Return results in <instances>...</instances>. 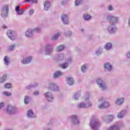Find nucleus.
I'll list each match as a JSON object with an SVG mask.
<instances>
[{
    "mask_svg": "<svg viewBox=\"0 0 130 130\" xmlns=\"http://www.w3.org/2000/svg\"><path fill=\"white\" fill-rule=\"evenodd\" d=\"M107 20H108V22H109L111 25L115 26V25L117 24V22H118V17L113 16H107Z\"/></svg>",
    "mask_w": 130,
    "mask_h": 130,
    "instance_id": "nucleus-6",
    "label": "nucleus"
},
{
    "mask_svg": "<svg viewBox=\"0 0 130 130\" xmlns=\"http://www.w3.org/2000/svg\"><path fill=\"white\" fill-rule=\"evenodd\" d=\"M44 96L48 102H52V101H53V99H54V96H53L52 93L49 91L45 93Z\"/></svg>",
    "mask_w": 130,
    "mask_h": 130,
    "instance_id": "nucleus-11",
    "label": "nucleus"
},
{
    "mask_svg": "<svg viewBox=\"0 0 130 130\" xmlns=\"http://www.w3.org/2000/svg\"><path fill=\"white\" fill-rule=\"evenodd\" d=\"M61 20L64 25H68L70 23L69 21V16L67 14H62L61 16Z\"/></svg>",
    "mask_w": 130,
    "mask_h": 130,
    "instance_id": "nucleus-13",
    "label": "nucleus"
},
{
    "mask_svg": "<svg viewBox=\"0 0 130 130\" xmlns=\"http://www.w3.org/2000/svg\"><path fill=\"white\" fill-rule=\"evenodd\" d=\"M87 39L89 41L93 40V37L92 36H88L87 37Z\"/></svg>",
    "mask_w": 130,
    "mask_h": 130,
    "instance_id": "nucleus-51",
    "label": "nucleus"
},
{
    "mask_svg": "<svg viewBox=\"0 0 130 130\" xmlns=\"http://www.w3.org/2000/svg\"><path fill=\"white\" fill-rule=\"evenodd\" d=\"M5 88H6V89H11L12 87V85L11 83H7L5 85Z\"/></svg>",
    "mask_w": 130,
    "mask_h": 130,
    "instance_id": "nucleus-43",
    "label": "nucleus"
},
{
    "mask_svg": "<svg viewBox=\"0 0 130 130\" xmlns=\"http://www.w3.org/2000/svg\"><path fill=\"white\" fill-rule=\"evenodd\" d=\"M108 11H113V8L112 7V5H109L108 7Z\"/></svg>",
    "mask_w": 130,
    "mask_h": 130,
    "instance_id": "nucleus-47",
    "label": "nucleus"
},
{
    "mask_svg": "<svg viewBox=\"0 0 130 130\" xmlns=\"http://www.w3.org/2000/svg\"><path fill=\"white\" fill-rule=\"evenodd\" d=\"M105 71L107 72H110L112 70V66L109 63H106L104 65Z\"/></svg>",
    "mask_w": 130,
    "mask_h": 130,
    "instance_id": "nucleus-20",
    "label": "nucleus"
},
{
    "mask_svg": "<svg viewBox=\"0 0 130 130\" xmlns=\"http://www.w3.org/2000/svg\"><path fill=\"white\" fill-rule=\"evenodd\" d=\"M88 70V64H84L82 65L81 67L80 70L82 73H86Z\"/></svg>",
    "mask_w": 130,
    "mask_h": 130,
    "instance_id": "nucleus-30",
    "label": "nucleus"
},
{
    "mask_svg": "<svg viewBox=\"0 0 130 130\" xmlns=\"http://www.w3.org/2000/svg\"><path fill=\"white\" fill-rule=\"evenodd\" d=\"M66 82L67 84L69 85V86H72V85H74V78H73L72 77L68 76L66 77Z\"/></svg>",
    "mask_w": 130,
    "mask_h": 130,
    "instance_id": "nucleus-21",
    "label": "nucleus"
},
{
    "mask_svg": "<svg viewBox=\"0 0 130 130\" xmlns=\"http://www.w3.org/2000/svg\"><path fill=\"white\" fill-rule=\"evenodd\" d=\"M101 121L96 117V116H92L89 122V125L92 130H98L100 125H102Z\"/></svg>",
    "mask_w": 130,
    "mask_h": 130,
    "instance_id": "nucleus-2",
    "label": "nucleus"
},
{
    "mask_svg": "<svg viewBox=\"0 0 130 130\" xmlns=\"http://www.w3.org/2000/svg\"><path fill=\"white\" fill-rule=\"evenodd\" d=\"M64 45H60L58 46L56 49V51L57 52H60V51H62L63 49H64Z\"/></svg>",
    "mask_w": 130,
    "mask_h": 130,
    "instance_id": "nucleus-32",
    "label": "nucleus"
},
{
    "mask_svg": "<svg viewBox=\"0 0 130 130\" xmlns=\"http://www.w3.org/2000/svg\"><path fill=\"white\" fill-rule=\"evenodd\" d=\"M84 100L85 102L77 104L76 105L77 108L79 109L82 108H89V107H91V106L93 105L92 103L89 101V100H90V94L89 93L85 94V96L84 97Z\"/></svg>",
    "mask_w": 130,
    "mask_h": 130,
    "instance_id": "nucleus-1",
    "label": "nucleus"
},
{
    "mask_svg": "<svg viewBox=\"0 0 130 130\" xmlns=\"http://www.w3.org/2000/svg\"><path fill=\"white\" fill-rule=\"evenodd\" d=\"M4 95H6L8 97H10V96H12V93L11 92L8 91H5L3 92Z\"/></svg>",
    "mask_w": 130,
    "mask_h": 130,
    "instance_id": "nucleus-44",
    "label": "nucleus"
},
{
    "mask_svg": "<svg viewBox=\"0 0 130 130\" xmlns=\"http://www.w3.org/2000/svg\"><path fill=\"white\" fill-rule=\"evenodd\" d=\"M24 9H20V6H16L15 8V12H16L17 15H23V13H24Z\"/></svg>",
    "mask_w": 130,
    "mask_h": 130,
    "instance_id": "nucleus-24",
    "label": "nucleus"
},
{
    "mask_svg": "<svg viewBox=\"0 0 130 130\" xmlns=\"http://www.w3.org/2000/svg\"><path fill=\"white\" fill-rule=\"evenodd\" d=\"M7 130H13V129H7Z\"/></svg>",
    "mask_w": 130,
    "mask_h": 130,
    "instance_id": "nucleus-59",
    "label": "nucleus"
},
{
    "mask_svg": "<svg viewBox=\"0 0 130 130\" xmlns=\"http://www.w3.org/2000/svg\"><path fill=\"white\" fill-rule=\"evenodd\" d=\"M9 14V5H4L2 8L1 16L3 18L8 17Z\"/></svg>",
    "mask_w": 130,
    "mask_h": 130,
    "instance_id": "nucleus-8",
    "label": "nucleus"
},
{
    "mask_svg": "<svg viewBox=\"0 0 130 130\" xmlns=\"http://www.w3.org/2000/svg\"><path fill=\"white\" fill-rule=\"evenodd\" d=\"M96 84L98 85L99 88L101 89L102 91H104L107 89L106 83L101 79H98L96 80Z\"/></svg>",
    "mask_w": 130,
    "mask_h": 130,
    "instance_id": "nucleus-7",
    "label": "nucleus"
},
{
    "mask_svg": "<svg viewBox=\"0 0 130 130\" xmlns=\"http://www.w3.org/2000/svg\"><path fill=\"white\" fill-rule=\"evenodd\" d=\"M32 30L34 32H36L37 33H40V32H41V28L40 27H36Z\"/></svg>",
    "mask_w": 130,
    "mask_h": 130,
    "instance_id": "nucleus-41",
    "label": "nucleus"
},
{
    "mask_svg": "<svg viewBox=\"0 0 130 130\" xmlns=\"http://www.w3.org/2000/svg\"><path fill=\"white\" fill-rule=\"evenodd\" d=\"M128 26H129V27H130V19L128 20Z\"/></svg>",
    "mask_w": 130,
    "mask_h": 130,
    "instance_id": "nucleus-57",
    "label": "nucleus"
},
{
    "mask_svg": "<svg viewBox=\"0 0 130 130\" xmlns=\"http://www.w3.org/2000/svg\"><path fill=\"white\" fill-rule=\"evenodd\" d=\"M102 53V49H99L95 51L96 55H100Z\"/></svg>",
    "mask_w": 130,
    "mask_h": 130,
    "instance_id": "nucleus-42",
    "label": "nucleus"
},
{
    "mask_svg": "<svg viewBox=\"0 0 130 130\" xmlns=\"http://www.w3.org/2000/svg\"><path fill=\"white\" fill-rule=\"evenodd\" d=\"M26 116L29 118H36V114H35L32 110H29L26 112Z\"/></svg>",
    "mask_w": 130,
    "mask_h": 130,
    "instance_id": "nucleus-19",
    "label": "nucleus"
},
{
    "mask_svg": "<svg viewBox=\"0 0 130 130\" xmlns=\"http://www.w3.org/2000/svg\"><path fill=\"white\" fill-rule=\"evenodd\" d=\"M45 53L46 55H51L53 53V45L47 44L45 46Z\"/></svg>",
    "mask_w": 130,
    "mask_h": 130,
    "instance_id": "nucleus-5",
    "label": "nucleus"
},
{
    "mask_svg": "<svg viewBox=\"0 0 130 130\" xmlns=\"http://www.w3.org/2000/svg\"><path fill=\"white\" fill-rule=\"evenodd\" d=\"M73 62V59L71 56L68 57L65 59V62L60 64V68L63 70H66L69 68V66Z\"/></svg>",
    "mask_w": 130,
    "mask_h": 130,
    "instance_id": "nucleus-4",
    "label": "nucleus"
},
{
    "mask_svg": "<svg viewBox=\"0 0 130 130\" xmlns=\"http://www.w3.org/2000/svg\"><path fill=\"white\" fill-rule=\"evenodd\" d=\"M32 88H33V87L32 86V84H29L27 86H26L25 89H26V90H31Z\"/></svg>",
    "mask_w": 130,
    "mask_h": 130,
    "instance_id": "nucleus-45",
    "label": "nucleus"
},
{
    "mask_svg": "<svg viewBox=\"0 0 130 130\" xmlns=\"http://www.w3.org/2000/svg\"><path fill=\"white\" fill-rule=\"evenodd\" d=\"M117 31V28L116 26L110 24L108 26V31L110 34H114Z\"/></svg>",
    "mask_w": 130,
    "mask_h": 130,
    "instance_id": "nucleus-12",
    "label": "nucleus"
},
{
    "mask_svg": "<svg viewBox=\"0 0 130 130\" xmlns=\"http://www.w3.org/2000/svg\"><path fill=\"white\" fill-rule=\"evenodd\" d=\"M126 55L127 58H130V51L126 54Z\"/></svg>",
    "mask_w": 130,
    "mask_h": 130,
    "instance_id": "nucleus-53",
    "label": "nucleus"
},
{
    "mask_svg": "<svg viewBox=\"0 0 130 130\" xmlns=\"http://www.w3.org/2000/svg\"><path fill=\"white\" fill-rule=\"evenodd\" d=\"M5 106V104L4 103H0V110L3 108Z\"/></svg>",
    "mask_w": 130,
    "mask_h": 130,
    "instance_id": "nucleus-50",
    "label": "nucleus"
},
{
    "mask_svg": "<svg viewBox=\"0 0 130 130\" xmlns=\"http://www.w3.org/2000/svg\"><path fill=\"white\" fill-rule=\"evenodd\" d=\"M112 119H113V116L111 115L105 117L104 119V120L106 122H110V121H112Z\"/></svg>",
    "mask_w": 130,
    "mask_h": 130,
    "instance_id": "nucleus-31",
    "label": "nucleus"
},
{
    "mask_svg": "<svg viewBox=\"0 0 130 130\" xmlns=\"http://www.w3.org/2000/svg\"><path fill=\"white\" fill-rule=\"evenodd\" d=\"M83 2L84 1L83 0H76L74 2L75 6H80V5H82L83 4Z\"/></svg>",
    "mask_w": 130,
    "mask_h": 130,
    "instance_id": "nucleus-36",
    "label": "nucleus"
},
{
    "mask_svg": "<svg viewBox=\"0 0 130 130\" xmlns=\"http://www.w3.org/2000/svg\"><path fill=\"white\" fill-rule=\"evenodd\" d=\"M32 0H25V3H29V2H31Z\"/></svg>",
    "mask_w": 130,
    "mask_h": 130,
    "instance_id": "nucleus-56",
    "label": "nucleus"
},
{
    "mask_svg": "<svg viewBox=\"0 0 130 130\" xmlns=\"http://www.w3.org/2000/svg\"><path fill=\"white\" fill-rule=\"evenodd\" d=\"M44 10L45 11H47L50 8V3L48 1H46L43 3Z\"/></svg>",
    "mask_w": 130,
    "mask_h": 130,
    "instance_id": "nucleus-27",
    "label": "nucleus"
},
{
    "mask_svg": "<svg viewBox=\"0 0 130 130\" xmlns=\"http://www.w3.org/2000/svg\"><path fill=\"white\" fill-rule=\"evenodd\" d=\"M3 28H4V29H7V28H8V27L7 26H6L5 25H3Z\"/></svg>",
    "mask_w": 130,
    "mask_h": 130,
    "instance_id": "nucleus-55",
    "label": "nucleus"
},
{
    "mask_svg": "<svg viewBox=\"0 0 130 130\" xmlns=\"http://www.w3.org/2000/svg\"><path fill=\"white\" fill-rule=\"evenodd\" d=\"M68 2L69 0H63L61 2V5H62V6H66V5H67Z\"/></svg>",
    "mask_w": 130,
    "mask_h": 130,
    "instance_id": "nucleus-46",
    "label": "nucleus"
},
{
    "mask_svg": "<svg viewBox=\"0 0 130 130\" xmlns=\"http://www.w3.org/2000/svg\"><path fill=\"white\" fill-rule=\"evenodd\" d=\"M64 35L66 37H71L73 35V32L71 30H67L65 31Z\"/></svg>",
    "mask_w": 130,
    "mask_h": 130,
    "instance_id": "nucleus-35",
    "label": "nucleus"
},
{
    "mask_svg": "<svg viewBox=\"0 0 130 130\" xmlns=\"http://www.w3.org/2000/svg\"><path fill=\"white\" fill-rule=\"evenodd\" d=\"M4 64L8 67L10 65V58L8 56H5L3 59Z\"/></svg>",
    "mask_w": 130,
    "mask_h": 130,
    "instance_id": "nucleus-28",
    "label": "nucleus"
},
{
    "mask_svg": "<svg viewBox=\"0 0 130 130\" xmlns=\"http://www.w3.org/2000/svg\"><path fill=\"white\" fill-rule=\"evenodd\" d=\"M63 75V73L60 71H57L55 72L53 75V79H57L59 77H60V76H62Z\"/></svg>",
    "mask_w": 130,
    "mask_h": 130,
    "instance_id": "nucleus-26",
    "label": "nucleus"
},
{
    "mask_svg": "<svg viewBox=\"0 0 130 130\" xmlns=\"http://www.w3.org/2000/svg\"><path fill=\"white\" fill-rule=\"evenodd\" d=\"M66 55L64 53H59L55 57V59L56 61H61L64 59Z\"/></svg>",
    "mask_w": 130,
    "mask_h": 130,
    "instance_id": "nucleus-16",
    "label": "nucleus"
},
{
    "mask_svg": "<svg viewBox=\"0 0 130 130\" xmlns=\"http://www.w3.org/2000/svg\"><path fill=\"white\" fill-rule=\"evenodd\" d=\"M14 35H15V31L11 30L7 31V36L11 40H14L15 39Z\"/></svg>",
    "mask_w": 130,
    "mask_h": 130,
    "instance_id": "nucleus-23",
    "label": "nucleus"
},
{
    "mask_svg": "<svg viewBox=\"0 0 130 130\" xmlns=\"http://www.w3.org/2000/svg\"><path fill=\"white\" fill-rule=\"evenodd\" d=\"M32 56H28L21 60V63L22 64H28V63H30L32 61Z\"/></svg>",
    "mask_w": 130,
    "mask_h": 130,
    "instance_id": "nucleus-15",
    "label": "nucleus"
},
{
    "mask_svg": "<svg viewBox=\"0 0 130 130\" xmlns=\"http://www.w3.org/2000/svg\"><path fill=\"white\" fill-rule=\"evenodd\" d=\"M32 14H34V9H31L29 12V16H32Z\"/></svg>",
    "mask_w": 130,
    "mask_h": 130,
    "instance_id": "nucleus-48",
    "label": "nucleus"
},
{
    "mask_svg": "<svg viewBox=\"0 0 130 130\" xmlns=\"http://www.w3.org/2000/svg\"><path fill=\"white\" fill-rule=\"evenodd\" d=\"M124 102V99L123 98H116L114 102L115 105H117V106H120L123 104Z\"/></svg>",
    "mask_w": 130,
    "mask_h": 130,
    "instance_id": "nucleus-14",
    "label": "nucleus"
},
{
    "mask_svg": "<svg viewBox=\"0 0 130 130\" xmlns=\"http://www.w3.org/2000/svg\"><path fill=\"white\" fill-rule=\"evenodd\" d=\"M84 30L85 29H84V28H82L81 31V32H84Z\"/></svg>",
    "mask_w": 130,
    "mask_h": 130,
    "instance_id": "nucleus-58",
    "label": "nucleus"
},
{
    "mask_svg": "<svg viewBox=\"0 0 130 130\" xmlns=\"http://www.w3.org/2000/svg\"><path fill=\"white\" fill-rule=\"evenodd\" d=\"M7 80V75H4L2 78L0 80V84L2 83H4Z\"/></svg>",
    "mask_w": 130,
    "mask_h": 130,
    "instance_id": "nucleus-39",
    "label": "nucleus"
},
{
    "mask_svg": "<svg viewBox=\"0 0 130 130\" xmlns=\"http://www.w3.org/2000/svg\"><path fill=\"white\" fill-rule=\"evenodd\" d=\"M6 112L8 114H14L17 112V108L11 105L7 106Z\"/></svg>",
    "mask_w": 130,
    "mask_h": 130,
    "instance_id": "nucleus-9",
    "label": "nucleus"
},
{
    "mask_svg": "<svg viewBox=\"0 0 130 130\" xmlns=\"http://www.w3.org/2000/svg\"><path fill=\"white\" fill-rule=\"evenodd\" d=\"M30 100H31V97L28 95L25 96L24 99V104H25L26 105H27V104H29V102H30Z\"/></svg>",
    "mask_w": 130,
    "mask_h": 130,
    "instance_id": "nucleus-33",
    "label": "nucleus"
},
{
    "mask_svg": "<svg viewBox=\"0 0 130 130\" xmlns=\"http://www.w3.org/2000/svg\"><path fill=\"white\" fill-rule=\"evenodd\" d=\"M105 49L106 50H109L112 48V44L111 43H107L104 46Z\"/></svg>",
    "mask_w": 130,
    "mask_h": 130,
    "instance_id": "nucleus-34",
    "label": "nucleus"
},
{
    "mask_svg": "<svg viewBox=\"0 0 130 130\" xmlns=\"http://www.w3.org/2000/svg\"><path fill=\"white\" fill-rule=\"evenodd\" d=\"M61 32H57L54 36H52L51 37V40L53 41H56L58 39V37L60 36Z\"/></svg>",
    "mask_w": 130,
    "mask_h": 130,
    "instance_id": "nucleus-29",
    "label": "nucleus"
},
{
    "mask_svg": "<svg viewBox=\"0 0 130 130\" xmlns=\"http://www.w3.org/2000/svg\"><path fill=\"white\" fill-rule=\"evenodd\" d=\"M15 47H16V44H13L9 46L8 50H10L11 51H12V50L15 49Z\"/></svg>",
    "mask_w": 130,
    "mask_h": 130,
    "instance_id": "nucleus-40",
    "label": "nucleus"
},
{
    "mask_svg": "<svg viewBox=\"0 0 130 130\" xmlns=\"http://www.w3.org/2000/svg\"><path fill=\"white\" fill-rule=\"evenodd\" d=\"M109 105V103L105 100V98L101 97L99 99L98 107L99 109L107 108Z\"/></svg>",
    "mask_w": 130,
    "mask_h": 130,
    "instance_id": "nucleus-3",
    "label": "nucleus"
},
{
    "mask_svg": "<svg viewBox=\"0 0 130 130\" xmlns=\"http://www.w3.org/2000/svg\"><path fill=\"white\" fill-rule=\"evenodd\" d=\"M80 93H75L73 96V98L74 100H79V97H80Z\"/></svg>",
    "mask_w": 130,
    "mask_h": 130,
    "instance_id": "nucleus-38",
    "label": "nucleus"
},
{
    "mask_svg": "<svg viewBox=\"0 0 130 130\" xmlns=\"http://www.w3.org/2000/svg\"><path fill=\"white\" fill-rule=\"evenodd\" d=\"M48 90L50 91H52V92H57L59 88H58V86L56 84L54 83H49L48 86Z\"/></svg>",
    "mask_w": 130,
    "mask_h": 130,
    "instance_id": "nucleus-10",
    "label": "nucleus"
},
{
    "mask_svg": "<svg viewBox=\"0 0 130 130\" xmlns=\"http://www.w3.org/2000/svg\"><path fill=\"white\" fill-rule=\"evenodd\" d=\"M31 86H32V88H36V87L38 86V83H35L34 84H31Z\"/></svg>",
    "mask_w": 130,
    "mask_h": 130,
    "instance_id": "nucleus-49",
    "label": "nucleus"
},
{
    "mask_svg": "<svg viewBox=\"0 0 130 130\" xmlns=\"http://www.w3.org/2000/svg\"><path fill=\"white\" fill-rule=\"evenodd\" d=\"M91 16L89 14H84L83 15V18L85 21H89L91 19Z\"/></svg>",
    "mask_w": 130,
    "mask_h": 130,
    "instance_id": "nucleus-37",
    "label": "nucleus"
},
{
    "mask_svg": "<svg viewBox=\"0 0 130 130\" xmlns=\"http://www.w3.org/2000/svg\"><path fill=\"white\" fill-rule=\"evenodd\" d=\"M71 119L72 123L74 124H79L80 123V121L79 120V118L75 115H73L71 116Z\"/></svg>",
    "mask_w": 130,
    "mask_h": 130,
    "instance_id": "nucleus-17",
    "label": "nucleus"
},
{
    "mask_svg": "<svg viewBox=\"0 0 130 130\" xmlns=\"http://www.w3.org/2000/svg\"><path fill=\"white\" fill-rule=\"evenodd\" d=\"M44 130H53V123L49 122L47 126L44 128Z\"/></svg>",
    "mask_w": 130,
    "mask_h": 130,
    "instance_id": "nucleus-25",
    "label": "nucleus"
},
{
    "mask_svg": "<svg viewBox=\"0 0 130 130\" xmlns=\"http://www.w3.org/2000/svg\"><path fill=\"white\" fill-rule=\"evenodd\" d=\"M32 4H37L38 1L37 0H31Z\"/></svg>",
    "mask_w": 130,
    "mask_h": 130,
    "instance_id": "nucleus-54",
    "label": "nucleus"
},
{
    "mask_svg": "<svg viewBox=\"0 0 130 130\" xmlns=\"http://www.w3.org/2000/svg\"><path fill=\"white\" fill-rule=\"evenodd\" d=\"M33 29L29 28L28 29L25 34V36L27 37V38H32L33 37Z\"/></svg>",
    "mask_w": 130,
    "mask_h": 130,
    "instance_id": "nucleus-18",
    "label": "nucleus"
},
{
    "mask_svg": "<svg viewBox=\"0 0 130 130\" xmlns=\"http://www.w3.org/2000/svg\"><path fill=\"white\" fill-rule=\"evenodd\" d=\"M126 114V110H122L121 111L119 112L117 116L118 118H123L124 116H125V115Z\"/></svg>",
    "mask_w": 130,
    "mask_h": 130,
    "instance_id": "nucleus-22",
    "label": "nucleus"
},
{
    "mask_svg": "<svg viewBox=\"0 0 130 130\" xmlns=\"http://www.w3.org/2000/svg\"><path fill=\"white\" fill-rule=\"evenodd\" d=\"M33 95H34V96H37V95H39V92L38 91H35L33 93Z\"/></svg>",
    "mask_w": 130,
    "mask_h": 130,
    "instance_id": "nucleus-52",
    "label": "nucleus"
}]
</instances>
